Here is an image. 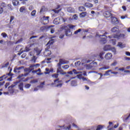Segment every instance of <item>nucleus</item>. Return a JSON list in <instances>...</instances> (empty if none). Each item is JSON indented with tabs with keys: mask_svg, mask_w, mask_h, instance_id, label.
Segmentation results:
<instances>
[{
	"mask_svg": "<svg viewBox=\"0 0 130 130\" xmlns=\"http://www.w3.org/2000/svg\"><path fill=\"white\" fill-rule=\"evenodd\" d=\"M108 32L104 30H102L100 31L99 34H96V36L99 37L100 39V42L102 44H105L107 43V37L106 35H107Z\"/></svg>",
	"mask_w": 130,
	"mask_h": 130,
	"instance_id": "obj_1",
	"label": "nucleus"
},
{
	"mask_svg": "<svg viewBox=\"0 0 130 130\" xmlns=\"http://www.w3.org/2000/svg\"><path fill=\"white\" fill-rule=\"evenodd\" d=\"M42 51V48H36L35 49L34 51L29 53V55L30 56H33L31 58V61L36 62V59H37V57H36V55H39Z\"/></svg>",
	"mask_w": 130,
	"mask_h": 130,
	"instance_id": "obj_2",
	"label": "nucleus"
},
{
	"mask_svg": "<svg viewBox=\"0 0 130 130\" xmlns=\"http://www.w3.org/2000/svg\"><path fill=\"white\" fill-rule=\"evenodd\" d=\"M55 37H53L51 40H50L48 43L47 44V48L45 49V51L44 52V54L45 55V56H49L51 54V51H50L49 48H50V45H51L52 44H53V41L54 40V39H53V38H55Z\"/></svg>",
	"mask_w": 130,
	"mask_h": 130,
	"instance_id": "obj_3",
	"label": "nucleus"
},
{
	"mask_svg": "<svg viewBox=\"0 0 130 130\" xmlns=\"http://www.w3.org/2000/svg\"><path fill=\"white\" fill-rule=\"evenodd\" d=\"M48 85H50L51 87H58V88H60L62 86V81L59 80V79H57L54 81V82Z\"/></svg>",
	"mask_w": 130,
	"mask_h": 130,
	"instance_id": "obj_4",
	"label": "nucleus"
},
{
	"mask_svg": "<svg viewBox=\"0 0 130 130\" xmlns=\"http://www.w3.org/2000/svg\"><path fill=\"white\" fill-rule=\"evenodd\" d=\"M67 21H68V19H64L62 17H61L60 18H57L54 20L53 23L55 25H57L59 24L60 22H67Z\"/></svg>",
	"mask_w": 130,
	"mask_h": 130,
	"instance_id": "obj_5",
	"label": "nucleus"
},
{
	"mask_svg": "<svg viewBox=\"0 0 130 130\" xmlns=\"http://www.w3.org/2000/svg\"><path fill=\"white\" fill-rule=\"evenodd\" d=\"M123 37H124V35L123 34H120V35L116 34L112 36H109L108 38H109V39H111L112 38H115L116 39H121V38H123Z\"/></svg>",
	"mask_w": 130,
	"mask_h": 130,
	"instance_id": "obj_6",
	"label": "nucleus"
},
{
	"mask_svg": "<svg viewBox=\"0 0 130 130\" xmlns=\"http://www.w3.org/2000/svg\"><path fill=\"white\" fill-rule=\"evenodd\" d=\"M48 19H49V16H42L41 17V21L42 24H43L44 25H46V24H48V22H49V20Z\"/></svg>",
	"mask_w": 130,
	"mask_h": 130,
	"instance_id": "obj_7",
	"label": "nucleus"
},
{
	"mask_svg": "<svg viewBox=\"0 0 130 130\" xmlns=\"http://www.w3.org/2000/svg\"><path fill=\"white\" fill-rule=\"evenodd\" d=\"M15 86L16 85L13 84L11 86L8 87L10 94H16V93H18L17 90H15V89H14V87H15Z\"/></svg>",
	"mask_w": 130,
	"mask_h": 130,
	"instance_id": "obj_8",
	"label": "nucleus"
},
{
	"mask_svg": "<svg viewBox=\"0 0 130 130\" xmlns=\"http://www.w3.org/2000/svg\"><path fill=\"white\" fill-rule=\"evenodd\" d=\"M28 75L27 73L24 74H21L18 77L17 79H19V80H20L21 81H22L23 82H27L28 81V79H24L25 78V77H26Z\"/></svg>",
	"mask_w": 130,
	"mask_h": 130,
	"instance_id": "obj_9",
	"label": "nucleus"
},
{
	"mask_svg": "<svg viewBox=\"0 0 130 130\" xmlns=\"http://www.w3.org/2000/svg\"><path fill=\"white\" fill-rule=\"evenodd\" d=\"M69 75H73L74 74V75H79V74H82V72H78L75 69H73L72 71H70L67 73Z\"/></svg>",
	"mask_w": 130,
	"mask_h": 130,
	"instance_id": "obj_10",
	"label": "nucleus"
},
{
	"mask_svg": "<svg viewBox=\"0 0 130 130\" xmlns=\"http://www.w3.org/2000/svg\"><path fill=\"white\" fill-rule=\"evenodd\" d=\"M66 63H69V61H66L63 59H60L59 62L57 64L58 67H60L61 64H66Z\"/></svg>",
	"mask_w": 130,
	"mask_h": 130,
	"instance_id": "obj_11",
	"label": "nucleus"
},
{
	"mask_svg": "<svg viewBox=\"0 0 130 130\" xmlns=\"http://www.w3.org/2000/svg\"><path fill=\"white\" fill-rule=\"evenodd\" d=\"M65 29V34L67 36H71L72 35V32H71V29L70 28H68L66 26H64Z\"/></svg>",
	"mask_w": 130,
	"mask_h": 130,
	"instance_id": "obj_12",
	"label": "nucleus"
},
{
	"mask_svg": "<svg viewBox=\"0 0 130 130\" xmlns=\"http://www.w3.org/2000/svg\"><path fill=\"white\" fill-rule=\"evenodd\" d=\"M15 50L19 52L18 54L20 55L23 52H22V46L19 45L16 47Z\"/></svg>",
	"mask_w": 130,
	"mask_h": 130,
	"instance_id": "obj_13",
	"label": "nucleus"
},
{
	"mask_svg": "<svg viewBox=\"0 0 130 130\" xmlns=\"http://www.w3.org/2000/svg\"><path fill=\"white\" fill-rule=\"evenodd\" d=\"M105 59L109 60V59H111L112 58V53H107L105 55Z\"/></svg>",
	"mask_w": 130,
	"mask_h": 130,
	"instance_id": "obj_14",
	"label": "nucleus"
},
{
	"mask_svg": "<svg viewBox=\"0 0 130 130\" xmlns=\"http://www.w3.org/2000/svg\"><path fill=\"white\" fill-rule=\"evenodd\" d=\"M111 32L113 33H119L120 31H119V29L118 27H114L111 29Z\"/></svg>",
	"mask_w": 130,
	"mask_h": 130,
	"instance_id": "obj_15",
	"label": "nucleus"
},
{
	"mask_svg": "<svg viewBox=\"0 0 130 130\" xmlns=\"http://www.w3.org/2000/svg\"><path fill=\"white\" fill-rule=\"evenodd\" d=\"M22 69H23V67H16L14 68V72L19 74L21 73V70H22Z\"/></svg>",
	"mask_w": 130,
	"mask_h": 130,
	"instance_id": "obj_16",
	"label": "nucleus"
},
{
	"mask_svg": "<svg viewBox=\"0 0 130 130\" xmlns=\"http://www.w3.org/2000/svg\"><path fill=\"white\" fill-rule=\"evenodd\" d=\"M33 46H34V44H30V45H28L24 49V51L25 52H28L29 51V50H30L31 49V47H33Z\"/></svg>",
	"mask_w": 130,
	"mask_h": 130,
	"instance_id": "obj_17",
	"label": "nucleus"
},
{
	"mask_svg": "<svg viewBox=\"0 0 130 130\" xmlns=\"http://www.w3.org/2000/svg\"><path fill=\"white\" fill-rule=\"evenodd\" d=\"M109 44H112V45H115L116 44V40L115 39H111L109 40L108 42Z\"/></svg>",
	"mask_w": 130,
	"mask_h": 130,
	"instance_id": "obj_18",
	"label": "nucleus"
},
{
	"mask_svg": "<svg viewBox=\"0 0 130 130\" xmlns=\"http://www.w3.org/2000/svg\"><path fill=\"white\" fill-rule=\"evenodd\" d=\"M117 46L120 48H124L125 47V44H123V43L118 42Z\"/></svg>",
	"mask_w": 130,
	"mask_h": 130,
	"instance_id": "obj_19",
	"label": "nucleus"
},
{
	"mask_svg": "<svg viewBox=\"0 0 130 130\" xmlns=\"http://www.w3.org/2000/svg\"><path fill=\"white\" fill-rule=\"evenodd\" d=\"M111 46L110 45H106L104 47V50L105 51H107L108 50H110L111 49Z\"/></svg>",
	"mask_w": 130,
	"mask_h": 130,
	"instance_id": "obj_20",
	"label": "nucleus"
},
{
	"mask_svg": "<svg viewBox=\"0 0 130 130\" xmlns=\"http://www.w3.org/2000/svg\"><path fill=\"white\" fill-rule=\"evenodd\" d=\"M104 16L105 18H109V17L111 16V13L108 11H106L104 13Z\"/></svg>",
	"mask_w": 130,
	"mask_h": 130,
	"instance_id": "obj_21",
	"label": "nucleus"
},
{
	"mask_svg": "<svg viewBox=\"0 0 130 130\" xmlns=\"http://www.w3.org/2000/svg\"><path fill=\"white\" fill-rule=\"evenodd\" d=\"M59 8H60L59 5H58V6H57V7L56 8V9L53 10V11L54 13H56V14H58V13L60 12V11H61V9L58 10V9H59Z\"/></svg>",
	"mask_w": 130,
	"mask_h": 130,
	"instance_id": "obj_22",
	"label": "nucleus"
},
{
	"mask_svg": "<svg viewBox=\"0 0 130 130\" xmlns=\"http://www.w3.org/2000/svg\"><path fill=\"white\" fill-rule=\"evenodd\" d=\"M67 29H72L73 30H75V28H76L75 25H73L72 24H69L66 26Z\"/></svg>",
	"mask_w": 130,
	"mask_h": 130,
	"instance_id": "obj_23",
	"label": "nucleus"
},
{
	"mask_svg": "<svg viewBox=\"0 0 130 130\" xmlns=\"http://www.w3.org/2000/svg\"><path fill=\"white\" fill-rule=\"evenodd\" d=\"M79 16L81 18H85V17L87 16V12H82L80 13Z\"/></svg>",
	"mask_w": 130,
	"mask_h": 130,
	"instance_id": "obj_24",
	"label": "nucleus"
},
{
	"mask_svg": "<svg viewBox=\"0 0 130 130\" xmlns=\"http://www.w3.org/2000/svg\"><path fill=\"white\" fill-rule=\"evenodd\" d=\"M67 11L69 12V13H75V9L72 7L67 8Z\"/></svg>",
	"mask_w": 130,
	"mask_h": 130,
	"instance_id": "obj_25",
	"label": "nucleus"
},
{
	"mask_svg": "<svg viewBox=\"0 0 130 130\" xmlns=\"http://www.w3.org/2000/svg\"><path fill=\"white\" fill-rule=\"evenodd\" d=\"M18 88L20 91H24L23 83L21 82L18 85Z\"/></svg>",
	"mask_w": 130,
	"mask_h": 130,
	"instance_id": "obj_26",
	"label": "nucleus"
},
{
	"mask_svg": "<svg viewBox=\"0 0 130 130\" xmlns=\"http://www.w3.org/2000/svg\"><path fill=\"white\" fill-rule=\"evenodd\" d=\"M110 50L112 52H113L114 54H116L117 53V51H116V49H115V47H111Z\"/></svg>",
	"mask_w": 130,
	"mask_h": 130,
	"instance_id": "obj_27",
	"label": "nucleus"
},
{
	"mask_svg": "<svg viewBox=\"0 0 130 130\" xmlns=\"http://www.w3.org/2000/svg\"><path fill=\"white\" fill-rule=\"evenodd\" d=\"M57 73L60 74V75H66V72H64L62 70H59V69H57Z\"/></svg>",
	"mask_w": 130,
	"mask_h": 130,
	"instance_id": "obj_28",
	"label": "nucleus"
},
{
	"mask_svg": "<svg viewBox=\"0 0 130 130\" xmlns=\"http://www.w3.org/2000/svg\"><path fill=\"white\" fill-rule=\"evenodd\" d=\"M104 53H105L103 52H101L100 53L99 60H102V59L103 58V55H104Z\"/></svg>",
	"mask_w": 130,
	"mask_h": 130,
	"instance_id": "obj_29",
	"label": "nucleus"
},
{
	"mask_svg": "<svg viewBox=\"0 0 130 130\" xmlns=\"http://www.w3.org/2000/svg\"><path fill=\"white\" fill-rule=\"evenodd\" d=\"M4 9H5V7H4V4H2L1 6H0V14H3Z\"/></svg>",
	"mask_w": 130,
	"mask_h": 130,
	"instance_id": "obj_30",
	"label": "nucleus"
},
{
	"mask_svg": "<svg viewBox=\"0 0 130 130\" xmlns=\"http://www.w3.org/2000/svg\"><path fill=\"white\" fill-rule=\"evenodd\" d=\"M90 61H91V60H87L84 59L81 61V62H82V64H84V63H89V62H90Z\"/></svg>",
	"mask_w": 130,
	"mask_h": 130,
	"instance_id": "obj_31",
	"label": "nucleus"
},
{
	"mask_svg": "<svg viewBox=\"0 0 130 130\" xmlns=\"http://www.w3.org/2000/svg\"><path fill=\"white\" fill-rule=\"evenodd\" d=\"M25 11H26V8L24 6L21 7L19 9V12L20 13H24Z\"/></svg>",
	"mask_w": 130,
	"mask_h": 130,
	"instance_id": "obj_32",
	"label": "nucleus"
},
{
	"mask_svg": "<svg viewBox=\"0 0 130 130\" xmlns=\"http://www.w3.org/2000/svg\"><path fill=\"white\" fill-rule=\"evenodd\" d=\"M12 4H13V6H18L19 1H18L17 0H13L12 1Z\"/></svg>",
	"mask_w": 130,
	"mask_h": 130,
	"instance_id": "obj_33",
	"label": "nucleus"
},
{
	"mask_svg": "<svg viewBox=\"0 0 130 130\" xmlns=\"http://www.w3.org/2000/svg\"><path fill=\"white\" fill-rule=\"evenodd\" d=\"M85 7H86L87 8H92V7H93V5L89 3H85Z\"/></svg>",
	"mask_w": 130,
	"mask_h": 130,
	"instance_id": "obj_34",
	"label": "nucleus"
},
{
	"mask_svg": "<svg viewBox=\"0 0 130 130\" xmlns=\"http://www.w3.org/2000/svg\"><path fill=\"white\" fill-rule=\"evenodd\" d=\"M51 77L53 79H57L58 78V74H53L51 75Z\"/></svg>",
	"mask_w": 130,
	"mask_h": 130,
	"instance_id": "obj_35",
	"label": "nucleus"
},
{
	"mask_svg": "<svg viewBox=\"0 0 130 130\" xmlns=\"http://www.w3.org/2000/svg\"><path fill=\"white\" fill-rule=\"evenodd\" d=\"M109 73H111V70L106 71L105 73L104 74V76H110V74Z\"/></svg>",
	"mask_w": 130,
	"mask_h": 130,
	"instance_id": "obj_36",
	"label": "nucleus"
},
{
	"mask_svg": "<svg viewBox=\"0 0 130 130\" xmlns=\"http://www.w3.org/2000/svg\"><path fill=\"white\" fill-rule=\"evenodd\" d=\"M79 10L80 12H85V11H86V8L83 6H81L79 8Z\"/></svg>",
	"mask_w": 130,
	"mask_h": 130,
	"instance_id": "obj_37",
	"label": "nucleus"
},
{
	"mask_svg": "<svg viewBox=\"0 0 130 130\" xmlns=\"http://www.w3.org/2000/svg\"><path fill=\"white\" fill-rule=\"evenodd\" d=\"M8 78V75H3V76L0 77V81H3V80H5L6 79H7Z\"/></svg>",
	"mask_w": 130,
	"mask_h": 130,
	"instance_id": "obj_38",
	"label": "nucleus"
},
{
	"mask_svg": "<svg viewBox=\"0 0 130 130\" xmlns=\"http://www.w3.org/2000/svg\"><path fill=\"white\" fill-rule=\"evenodd\" d=\"M117 71H121V72H123V71H124V68H118V67H116L115 68V70Z\"/></svg>",
	"mask_w": 130,
	"mask_h": 130,
	"instance_id": "obj_39",
	"label": "nucleus"
},
{
	"mask_svg": "<svg viewBox=\"0 0 130 130\" xmlns=\"http://www.w3.org/2000/svg\"><path fill=\"white\" fill-rule=\"evenodd\" d=\"M82 80L85 83H89L90 82V80L85 77H82Z\"/></svg>",
	"mask_w": 130,
	"mask_h": 130,
	"instance_id": "obj_40",
	"label": "nucleus"
},
{
	"mask_svg": "<svg viewBox=\"0 0 130 130\" xmlns=\"http://www.w3.org/2000/svg\"><path fill=\"white\" fill-rule=\"evenodd\" d=\"M109 66H105L104 67L101 68L99 69V70H103V71L105 70H109Z\"/></svg>",
	"mask_w": 130,
	"mask_h": 130,
	"instance_id": "obj_41",
	"label": "nucleus"
},
{
	"mask_svg": "<svg viewBox=\"0 0 130 130\" xmlns=\"http://www.w3.org/2000/svg\"><path fill=\"white\" fill-rule=\"evenodd\" d=\"M72 126L73 127H75V128H77V129H81V128H80V127H79V126H77V124H75V123H72Z\"/></svg>",
	"mask_w": 130,
	"mask_h": 130,
	"instance_id": "obj_42",
	"label": "nucleus"
},
{
	"mask_svg": "<svg viewBox=\"0 0 130 130\" xmlns=\"http://www.w3.org/2000/svg\"><path fill=\"white\" fill-rule=\"evenodd\" d=\"M71 86L73 87L77 86V82L76 81H72L71 82Z\"/></svg>",
	"mask_w": 130,
	"mask_h": 130,
	"instance_id": "obj_43",
	"label": "nucleus"
},
{
	"mask_svg": "<svg viewBox=\"0 0 130 130\" xmlns=\"http://www.w3.org/2000/svg\"><path fill=\"white\" fill-rule=\"evenodd\" d=\"M76 75H77V78H78V79H79V80H81V79H82V78H83V74H76Z\"/></svg>",
	"mask_w": 130,
	"mask_h": 130,
	"instance_id": "obj_44",
	"label": "nucleus"
},
{
	"mask_svg": "<svg viewBox=\"0 0 130 130\" xmlns=\"http://www.w3.org/2000/svg\"><path fill=\"white\" fill-rule=\"evenodd\" d=\"M50 60H51V58H49L46 59L45 60V61L46 62H47V63H50V62H51V61Z\"/></svg>",
	"mask_w": 130,
	"mask_h": 130,
	"instance_id": "obj_45",
	"label": "nucleus"
},
{
	"mask_svg": "<svg viewBox=\"0 0 130 130\" xmlns=\"http://www.w3.org/2000/svg\"><path fill=\"white\" fill-rule=\"evenodd\" d=\"M117 18H115V17H113L112 18V22L113 23H116L117 22Z\"/></svg>",
	"mask_w": 130,
	"mask_h": 130,
	"instance_id": "obj_46",
	"label": "nucleus"
},
{
	"mask_svg": "<svg viewBox=\"0 0 130 130\" xmlns=\"http://www.w3.org/2000/svg\"><path fill=\"white\" fill-rule=\"evenodd\" d=\"M103 128V126L101 125H99L97 126L96 129V130H101Z\"/></svg>",
	"mask_w": 130,
	"mask_h": 130,
	"instance_id": "obj_47",
	"label": "nucleus"
},
{
	"mask_svg": "<svg viewBox=\"0 0 130 130\" xmlns=\"http://www.w3.org/2000/svg\"><path fill=\"white\" fill-rule=\"evenodd\" d=\"M44 85H45V83L44 82H42L41 83L40 86H39V87L41 89H42V88H44Z\"/></svg>",
	"mask_w": 130,
	"mask_h": 130,
	"instance_id": "obj_48",
	"label": "nucleus"
},
{
	"mask_svg": "<svg viewBox=\"0 0 130 130\" xmlns=\"http://www.w3.org/2000/svg\"><path fill=\"white\" fill-rule=\"evenodd\" d=\"M31 15L32 17H35V16L36 15V10H34L31 12Z\"/></svg>",
	"mask_w": 130,
	"mask_h": 130,
	"instance_id": "obj_49",
	"label": "nucleus"
},
{
	"mask_svg": "<svg viewBox=\"0 0 130 130\" xmlns=\"http://www.w3.org/2000/svg\"><path fill=\"white\" fill-rule=\"evenodd\" d=\"M62 68L64 69V70H68V69H69L70 68V66L69 65H64L62 67Z\"/></svg>",
	"mask_w": 130,
	"mask_h": 130,
	"instance_id": "obj_50",
	"label": "nucleus"
},
{
	"mask_svg": "<svg viewBox=\"0 0 130 130\" xmlns=\"http://www.w3.org/2000/svg\"><path fill=\"white\" fill-rule=\"evenodd\" d=\"M81 31H82V29L79 28L78 30H76V31L74 32V34H75V35H77V34H78V33H80V32H81Z\"/></svg>",
	"mask_w": 130,
	"mask_h": 130,
	"instance_id": "obj_51",
	"label": "nucleus"
},
{
	"mask_svg": "<svg viewBox=\"0 0 130 130\" xmlns=\"http://www.w3.org/2000/svg\"><path fill=\"white\" fill-rule=\"evenodd\" d=\"M38 80L37 79H34V80H32L30 81V83L31 84H35L36 83H38Z\"/></svg>",
	"mask_w": 130,
	"mask_h": 130,
	"instance_id": "obj_52",
	"label": "nucleus"
},
{
	"mask_svg": "<svg viewBox=\"0 0 130 130\" xmlns=\"http://www.w3.org/2000/svg\"><path fill=\"white\" fill-rule=\"evenodd\" d=\"M46 72H45V75H48L49 73H50L49 69L48 68H46Z\"/></svg>",
	"mask_w": 130,
	"mask_h": 130,
	"instance_id": "obj_53",
	"label": "nucleus"
},
{
	"mask_svg": "<svg viewBox=\"0 0 130 130\" xmlns=\"http://www.w3.org/2000/svg\"><path fill=\"white\" fill-rule=\"evenodd\" d=\"M111 74L114 75V76H116V75H118V72H113L111 70Z\"/></svg>",
	"mask_w": 130,
	"mask_h": 130,
	"instance_id": "obj_54",
	"label": "nucleus"
},
{
	"mask_svg": "<svg viewBox=\"0 0 130 130\" xmlns=\"http://www.w3.org/2000/svg\"><path fill=\"white\" fill-rule=\"evenodd\" d=\"M75 66L79 67V66H80V64H81V61H78L75 62Z\"/></svg>",
	"mask_w": 130,
	"mask_h": 130,
	"instance_id": "obj_55",
	"label": "nucleus"
},
{
	"mask_svg": "<svg viewBox=\"0 0 130 130\" xmlns=\"http://www.w3.org/2000/svg\"><path fill=\"white\" fill-rule=\"evenodd\" d=\"M25 88H26V89H29V88H30V87H31V84H27L25 85Z\"/></svg>",
	"mask_w": 130,
	"mask_h": 130,
	"instance_id": "obj_56",
	"label": "nucleus"
},
{
	"mask_svg": "<svg viewBox=\"0 0 130 130\" xmlns=\"http://www.w3.org/2000/svg\"><path fill=\"white\" fill-rule=\"evenodd\" d=\"M73 20H78V16L77 14H75L73 17Z\"/></svg>",
	"mask_w": 130,
	"mask_h": 130,
	"instance_id": "obj_57",
	"label": "nucleus"
},
{
	"mask_svg": "<svg viewBox=\"0 0 130 130\" xmlns=\"http://www.w3.org/2000/svg\"><path fill=\"white\" fill-rule=\"evenodd\" d=\"M116 64H117V62L114 61V62H113L111 64V66L112 67H115V66H116Z\"/></svg>",
	"mask_w": 130,
	"mask_h": 130,
	"instance_id": "obj_58",
	"label": "nucleus"
},
{
	"mask_svg": "<svg viewBox=\"0 0 130 130\" xmlns=\"http://www.w3.org/2000/svg\"><path fill=\"white\" fill-rule=\"evenodd\" d=\"M39 86H38L37 87H35L34 89V92H37V91H38V90H39Z\"/></svg>",
	"mask_w": 130,
	"mask_h": 130,
	"instance_id": "obj_59",
	"label": "nucleus"
},
{
	"mask_svg": "<svg viewBox=\"0 0 130 130\" xmlns=\"http://www.w3.org/2000/svg\"><path fill=\"white\" fill-rule=\"evenodd\" d=\"M109 125L108 126V128H109L110 126H113V123L112 122H109Z\"/></svg>",
	"mask_w": 130,
	"mask_h": 130,
	"instance_id": "obj_60",
	"label": "nucleus"
},
{
	"mask_svg": "<svg viewBox=\"0 0 130 130\" xmlns=\"http://www.w3.org/2000/svg\"><path fill=\"white\" fill-rule=\"evenodd\" d=\"M94 66V67H97V62H94L93 63H91L90 66Z\"/></svg>",
	"mask_w": 130,
	"mask_h": 130,
	"instance_id": "obj_61",
	"label": "nucleus"
},
{
	"mask_svg": "<svg viewBox=\"0 0 130 130\" xmlns=\"http://www.w3.org/2000/svg\"><path fill=\"white\" fill-rule=\"evenodd\" d=\"M63 37H64V34H61L60 35L59 38H60L61 39H62Z\"/></svg>",
	"mask_w": 130,
	"mask_h": 130,
	"instance_id": "obj_62",
	"label": "nucleus"
},
{
	"mask_svg": "<svg viewBox=\"0 0 130 130\" xmlns=\"http://www.w3.org/2000/svg\"><path fill=\"white\" fill-rule=\"evenodd\" d=\"M3 37H4V38H6V37H7V34L5 33V32H3L2 34L1 35Z\"/></svg>",
	"mask_w": 130,
	"mask_h": 130,
	"instance_id": "obj_63",
	"label": "nucleus"
},
{
	"mask_svg": "<svg viewBox=\"0 0 130 130\" xmlns=\"http://www.w3.org/2000/svg\"><path fill=\"white\" fill-rule=\"evenodd\" d=\"M126 18H127V15L121 16V19H122V20H123Z\"/></svg>",
	"mask_w": 130,
	"mask_h": 130,
	"instance_id": "obj_64",
	"label": "nucleus"
}]
</instances>
